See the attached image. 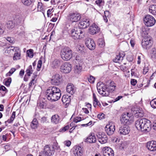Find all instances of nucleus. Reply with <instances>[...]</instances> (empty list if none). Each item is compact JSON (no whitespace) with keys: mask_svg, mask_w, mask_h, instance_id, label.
Returning a JSON list of instances; mask_svg holds the SVG:
<instances>
[{"mask_svg":"<svg viewBox=\"0 0 156 156\" xmlns=\"http://www.w3.org/2000/svg\"><path fill=\"white\" fill-rule=\"evenodd\" d=\"M131 84L132 85L134 86L136 85L137 83V81L136 80L134 79H132L131 80Z\"/></svg>","mask_w":156,"mask_h":156,"instance_id":"nucleus-55","label":"nucleus"},{"mask_svg":"<svg viewBox=\"0 0 156 156\" xmlns=\"http://www.w3.org/2000/svg\"><path fill=\"white\" fill-rule=\"evenodd\" d=\"M37 106L40 108H44V105L43 103H37Z\"/></svg>","mask_w":156,"mask_h":156,"instance_id":"nucleus-61","label":"nucleus"},{"mask_svg":"<svg viewBox=\"0 0 156 156\" xmlns=\"http://www.w3.org/2000/svg\"><path fill=\"white\" fill-rule=\"evenodd\" d=\"M73 152L75 156H82L83 155L82 148L79 146H75L73 148Z\"/></svg>","mask_w":156,"mask_h":156,"instance_id":"nucleus-20","label":"nucleus"},{"mask_svg":"<svg viewBox=\"0 0 156 156\" xmlns=\"http://www.w3.org/2000/svg\"><path fill=\"white\" fill-rule=\"evenodd\" d=\"M149 69L147 67H146L145 66L144 67L143 71V73L144 74H146L148 72Z\"/></svg>","mask_w":156,"mask_h":156,"instance_id":"nucleus-54","label":"nucleus"},{"mask_svg":"<svg viewBox=\"0 0 156 156\" xmlns=\"http://www.w3.org/2000/svg\"><path fill=\"white\" fill-rule=\"evenodd\" d=\"M12 81V79L11 77L8 78H6L4 79L3 80V83L4 85L7 87L9 86Z\"/></svg>","mask_w":156,"mask_h":156,"instance_id":"nucleus-34","label":"nucleus"},{"mask_svg":"<svg viewBox=\"0 0 156 156\" xmlns=\"http://www.w3.org/2000/svg\"><path fill=\"white\" fill-rule=\"evenodd\" d=\"M81 120V118L80 117H76L73 120V121L75 123H77L78 122H80Z\"/></svg>","mask_w":156,"mask_h":156,"instance_id":"nucleus-53","label":"nucleus"},{"mask_svg":"<svg viewBox=\"0 0 156 156\" xmlns=\"http://www.w3.org/2000/svg\"><path fill=\"white\" fill-rule=\"evenodd\" d=\"M151 107L154 108H156V98L152 100L150 103Z\"/></svg>","mask_w":156,"mask_h":156,"instance_id":"nucleus-44","label":"nucleus"},{"mask_svg":"<svg viewBox=\"0 0 156 156\" xmlns=\"http://www.w3.org/2000/svg\"><path fill=\"white\" fill-rule=\"evenodd\" d=\"M60 64V61L58 60L55 59L52 62L51 66L52 68L56 69L59 67Z\"/></svg>","mask_w":156,"mask_h":156,"instance_id":"nucleus-30","label":"nucleus"},{"mask_svg":"<svg viewBox=\"0 0 156 156\" xmlns=\"http://www.w3.org/2000/svg\"><path fill=\"white\" fill-rule=\"evenodd\" d=\"M142 55H138L137 57V63L138 64H140L141 63V57Z\"/></svg>","mask_w":156,"mask_h":156,"instance_id":"nucleus-57","label":"nucleus"},{"mask_svg":"<svg viewBox=\"0 0 156 156\" xmlns=\"http://www.w3.org/2000/svg\"><path fill=\"white\" fill-rule=\"evenodd\" d=\"M52 147L53 148V150H54V152L55 150H57L58 151L60 150V147L58 146L57 143H54Z\"/></svg>","mask_w":156,"mask_h":156,"instance_id":"nucleus-41","label":"nucleus"},{"mask_svg":"<svg viewBox=\"0 0 156 156\" xmlns=\"http://www.w3.org/2000/svg\"><path fill=\"white\" fill-rule=\"evenodd\" d=\"M96 141V137L93 133H91L88 136L86 140V142L90 143H95Z\"/></svg>","mask_w":156,"mask_h":156,"instance_id":"nucleus-27","label":"nucleus"},{"mask_svg":"<svg viewBox=\"0 0 156 156\" xmlns=\"http://www.w3.org/2000/svg\"><path fill=\"white\" fill-rule=\"evenodd\" d=\"M51 121L55 124H57L61 121L60 117L57 114H55L52 116L51 118Z\"/></svg>","mask_w":156,"mask_h":156,"instance_id":"nucleus-25","label":"nucleus"},{"mask_svg":"<svg viewBox=\"0 0 156 156\" xmlns=\"http://www.w3.org/2000/svg\"><path fill=\"white\" fill-rule=\"evenodd\" d=\"M19 50V48L18 47L9 46L5 49V53L8 54H10L13 52L18 51Z\"/></svg>","mask_w":156,"mask_h":156,"instance_id":"nucleus-18","label":"nucleus"},{"mask_svg":"<svg viewBox=\"0 0 156 156\" xmlns=\"http://www.w3.org/2000/svg\"><path fill=\"white\" fill-rule=\"evenodd\" d=\"M33 0H22V2L26 5H29L32 3Z\"/></svg>","mask_w":156,"mask_h":156,"instance_id":"nucleus-42","label":"nucleus"},{"mask_svg":"<svg viewBox=\"0 0 156 156\" xmlns=\"http://www.w3.org/2000/svg\"><path fill=\"white\" fill-rule=\"evenodd\" d=\"M141 35L142 37L145 38L146 37H150L148 35V31L146 30L144 27H142L140 29Z\"/></svg>","mask_w":156,"mask_h":156,"instance_id":"nucleus-32","label":"nucleus"},{"mask_svg":"<svg viewBox=\"0 0 156 156\" xmlns=\"http://www.w3.org/2000/svg\"><path fill=\"white\" fill-rule=\"evenodd\" d=\"M6 27L9 29H12L14 27V24L12 21H9L7 23Z\"/></svg>","mask_w":156,"mask_h":156,"instance_id":"nucleus-37","label":"nucleus"},{"mask_svg":"<svg viewBox=\"0 0 156 156\" xmlns=\"http://www.w3.org/2000/svg\"><path fill=\"white\" fill-rule=\"evenodd\" d=\"M130 43L131 44V46L132 47H133L135 44V41L132 39H131L130 41Z\"/></svg>","mask_w":156,"mask_h":156,"instance_id":"nucleus-60","label":"nucleus"},{"mask_svg":"<svg viewBox=\"0 0 156 156\" xmlns=\"http://www.w3.org/2000/svg\"><path fill=\"white\" fill-rule=\"evenodd\" d=\"M83 63L81 62L80 63H77L74 66V72L75 73H79L82 71V65Z\"/></svg>","mask_w":156,"mask_h":156,"instance_id":"nucleus-26","label":"nucleus"},{"mask_svg":"<svg viewBox=\"0 0 156 156\" xmlns=\"http://www.w3.org/2000/svg\"><path fill=\"white\" fill-rule=\"evenodd\" d=\"M72 66L69 62H65L61 65L60 67L61 71L65 74L69 73L72 70Z\"/></svg>","mask_w":156,"mask_h":156,"instance_id":"nucleus-10","label":"nucleus"},{"mask_svg":"<svg viewBox=\"0 0 156 156\" xmlns=\"http://www.w3.org/2000/svg\"><path fill=\"white\" fill-rule=\"evenodd\" d=\"M124 56L125 54L124 52H120L118 55H116L115 58L113 59V61L115 62L120 63L123 60Z\"/></svg>","mask_w":156,"mask_h":156,"instance_id":"nucleus-22","label":"nucleus"},{"mask_svg":"<svg viewBox=\"0 0 156 156\" xmlns=\"http://www.w3.org/2000/svg\"><path fill=\"white\" fill-rule=\"evenodd\" d=\"M7 136L5 135H3L2 136H1V139H2V140H3L4 141H6L7 140Z\"/></svg>","mask_w":156,"mask_h":156,"instance_id":"nucleus-64","label":"nucleus"},{"mask_svg":"<svg viewBox=\"0 0 156 156\" xmlns=\"http://www.w3.org/2000/svg\"><path fill=\"white\" fill-rule=\"evenodd\" d=\"M115 127L114 124L112 123L107 125L105 127V130L107 134L109 136L113 134L115 130Z\"/></svg>","mask_w":156,"mask_h":156,"instance_id":"nucleus-11","label":"nucleus"},{"mask_svg":"<svg viewBox=\"0 0 156 156\" xmlns=\"http://www.w3.org/2000/svg\"><path fill=\"white\" fill-rule=\"evenodd\" d=\"M99 30L100 29L98 26L94 24L90 27L89 32L92 34L93 35L98 33Z\"/></svg>","mask_w":156,"mask_h":156,"instance_id":"nucleus-23","label":"nucleus"},{"mask_svg":"<svg viewBox=\"0 0 156 156\" xmlns=\"http://www.w3.org/2000/svg\"><path fill=\"white\" fill-rule=\"evenodd\" d=\"M86 46L90 50H94L95 48L96 45L94 40L88 38L85 40Z\"/></svg>","mask_w":156,"mask_h":156,"instance_id":"nucleus-12","label":"nucleus"},{"mask_svg":"<svg viewBox=\"0 0 156 156\" xmlns=\"http://www.w3.org/2000/svg\"><path fill=\"white\" fill-rule=\"evenodd\" d=\"M115 84L113 82H111L108 85H104L103 84L97 85V88L99 94L103 96H108L110 93H112L115 88Z\"/></svg>","mask_w":156,"mask_h":156,"instance_id":"nucleus-2","label":"nucleus"},{"mask_svg":"<svg viewBox=\"0 0 156 156\" xmlns=\"http://www.w3.org/2000/svg\"><path fill=\"white\" fill-rule=\"evenodd\" d=\"M33 70L31 65L29 66L26 70V72L28 76H30L33 72Z\"/></svg>","mask_w":156,"mask_h":156,"instance_id":"nucleus-36","label":"nucleus"},{"mask_svg":"<svg viewBox=\"0 0 156 156\" xmlns=\"http://www.w3.org/2000/svg\"><path fill=\"white\" fill-rule=\"evenodd\" d=\"M153 41L150 37H146L143 38L142 41V46L143 48L146 49L150 48L152 44Z\"/></svg>","mask_w":156,"mask_h":156,"instance_id":"nucleus-8","label":"nucleus"},{"mask_svg":"<svg viewBox=\"0 0 156 156\" xmlns=\"http://www.w3.org/2000/svg\"><path fill=\"white\" fill-rule=\"evenodd\" d=\"M90 23L89 20L84 18L80 22L79 26L81 28L84 29L89 26L90 25Z\"/></svg>","mask_w":156,"mask_h":156,"instance_id":"nucleus-19","label":"nucleus"},{"mask_svg":"<svg viewBox=\"0 0 156 156\" xmlns=\"http://www.w3.org/2000/svg\"><path fill=\"white\" fill-rule=\"evenodd\" d=\"M83 32L79 28L74 27L71 30V36L74 39L76 40L82 38Z\"/></svg>","mask_w":156,"mask_h":156,"instance_id":"nucleus-7","label":"nucleus"},{"mask_svg":"<svg viewBox=\"0 0 156 156\" xmlns=\"http://www.w3.org/2000/svg\"><path fill=\"white\" fill-rule=\"evenodd\" d=\"M136 129L142 132L149 131L151 129V122L149 120L145 119H138L135 123Z\"/></svg>","mask_w":156,"mask_h":156,"instance_id":"nucleus-3","label":"nucleus"},{"mask_svg":"<svg viewBox=\"0 0 156 156\" xmlns=\"http://www.w3.org/2000/svg\"><path fill=\"white\" fill-rule=\"evenodd\" d=\"M0 90H2L4 92V94L7 92L8 90L6 88V87L3 86H1L0 87Z\"/></svg>","mask_w":156,"mask_h":156,"instance_id":"nucleus-51","label":"nucleus"},{"mask_svg":"<svg viewBox=\"0 0 156 156\" xmlns=\"http://www.w3.org/2000/svg\"><path fill=\"white\" fill-rule=\"evenodd\" d=\"M52 9H49L47 11V16L48 17H50V15H51V11H52Z\"/></svg>","mask_w":156,"mask_h":156,"instance_id":"nucleus-62","label":"nucleus"},{"mask_svg":"<svg viewBox=\"0 0 156 156\" xmlns=\"http://www.w3.org/2000/svg\"><path fill=\"white\" fill-rule=\"evenodd\" d=\"M69 128V126L67 125L66 126H65L63 127L62 128V130L63 131H65L67 129H68Z\"/></svg>","mask_w":156,"mask_h":156,"instance_id":"nucleus-63","label":"nucleus"},{"mask_svg":"<svg viewBox=\"0 0 156 156\" xmlns=\"http://www.w3.org/2000/svg\"><path fill=\"white\" fill-rule=\"evenodd\" d=\"M128 125H124L119 128L118 132L120 135H126L129 133L130 129Z\"/></svg>","mask_w":156,"mask_h":156,"instance_id":"nucleus-14","label":"nucleus"},{"mask_svg":"<svg viewBox=\"0 0 156 156\" xmlns=\"http://www.w3.org/2000/svg\"><path fill=\"white\" fill-rule=\"evenodd\" d=\"M38 126V123L36 119H34L31 122L30 126L32 129H36Z\"/></svg>","mask_w":156,"mask_h":156,"instance_id":"nucleus-33","label":"nucleus"},{"mask_svg":"<svg viewBox=\"0 0 156 156\" xmlns=\"http://www.w3.org/2000/svg\"><path fill=\"white\" fill-rule=\"evenodd\" d=\"M62 76L58 74H56L52 77L51 83L55 85H58L60 83Z\"/></svg>","mask_w":156,"mask_h":156,"instance_id":"nucleus-13","label":"nucleus"},{"mask_svg":"<svg viewBox=\"0 0 156 156\" xmlns=\"http://www.w3.org/2000/svg\"><path fill=\"white\" fill-rule=\"evenodd\" d=\"M60 55L64 61H67L69 60L72 57L73 51L69 48L64 47L62 48L60 52Z\"/></svg>","mask_w":156,"mask_h":156,"instance_id":"nucleus-4","label":"nucleus"},{"mask_svg":"<svg viewBox=\"0 0 156 156\" xmlns=\"http://www.w3.org/2000/svg\"><path fill=\"white\" fill-rule=\"evenodd\" d=\"M102 151L104 156H114L113 151L109 147H104Z\"/></svg>","mask_w":156,"mask_h":156,"instance_id":"nucleus-15","label":"nucleus"},{"mask_svg":"<svg viewBox=\"0 0 156 156\" xmlns=\"http://www.w3.org/2000/svg\"><path fill=\"white\" fill-rule=\"evenodd\" d=\"M42 151L49 156H51L54 153V150H53V148L52 146L48 145L44 146L43 151Z\"/></svg>","mask_w":156,"mask_h":156,"instance_id":"nucleus-21","label":"nucleus"},{"mask_svg":"<svg viewBox=\"0 0 156 156\" xmlns=\"http://www.w3.org/2000/svg\"><path fill=\"white\" fill-rule=\"evenodd\" d=\"M144 21L145 25L149 27L153 26L156 22L155 18L152 16L149 15H147L145 16Z\"/></svg>","mask_w":156,"mask_h":156,"instance_id":"nucleus-9","label":"nucleus"},{"mask_svg":"<svg viewBox=\"0 0 156 156\" xmlns=\"http://www.w3.org/2000/svg\"><path fill=\"white\" fill-rule=\"evenodd\" d=\"M149 10L151 14L156 16V5H150L149 7Z\"/></svg>","mask_w":156,"mask_h":156,"instance_id":"nucleus-31","label":"nucleus"},{"mask_svg":"<svg viewBox=\"0 0 156 156\" xmlns=\"http://www.w3.org/2000/svg\"><path fill=\"white\" fill-rule=\"evenodd\" d=\"M34 79H32V80L29 84V88L32 85H34Z\"/></svg>","mask_w":156,"mask_h":156,"instance_id":"nucleus-56","label":"nucleus"},{"mask_svg":"<svg viewBox=\"0 0 156 156\" xmlns=\"http://www.w3.org/2000/svg\"><path fill=\"white\" fill-rule=\"evenodd\" d=\"M21 58V51L20 48L18 51L15 52L14 54L13 59L14 60H19Z\"/></svg>","mask_w":156,"mask_h":156,"instance_id":"nucleus-29","label":"nucleus"},{"mask_svg":"<svg viewBox=\"0 0 156 156\" xmlns=\"http://www.w3.org/2000/svg\"><path fill=\"white\" fill-rule=\"evenodd\" d=\"M42 64V61L41 60H39L38 62V64L37 65V71H39L41 67V65Z\"/></svg>","mask_w":156,"mask_h":156,"instance_id":"nucleus-49","label":"nucleus"},{"mask_svg":"<svg viewBox=\"0 0 156 156\" xmlns=\"http://www.w3.org/2000/svg\"><path fill=\"white\" fill-rule=\"evenodd\" d=\"M40 121L41 122L43 123H46L48 122V120L47 118L45 117H42Z\"/></svg>","mask_w":156,"mask_h":156,"instance_id":"nucleus-50","label":"nucleus"},{"mask_svg":"<svg viewBox=\"0 0 156 156\" xmlns=\"http://www.w3.org/2000/svg\"><path fill=\"white\" fill-rule=\"evenodd\" d=\"M33 50L32 49H30L27 50V56L30 58H32L34 55Z\"/></svg>","mask_w":156,"mask_h":156,"instance_id":"nucleus-40","label":"nucleus"},{"mask_svg":"<svg viewBox=\"0 0 156 156\" xmlns=\"http://www.w3.org/2000/svg\"><path fill=\"white\" fill-rule=\"evenodd\" d=\"M76 88L74 85L72 83H69L66 87V91L67 92L71 95L74 94L76 91Z\"/></svg>","mask_w":156,"mask_h":156,"instance_id":"nucleus-24","label":"nucleus"},{"mask_svg":"<svg viewBox=\"0 0 156 156\" xmlns=\"http://www.w3.org/2000/svg\"><path fill=\"white\" fill-rule=\"evenodd\" d=\"M97 136L99 142L101 144H105L107 142L108 138L107 135L104 133H100Z\"/></svg>","mask_w":156,"mask_h":156,"instance_id":"nucleus-17","label":"nucleus"},{"mask_svg":"<svg viewBox=\"0 0 156 156\" xmlns=\"http://www.w3.org/2000/svg\"><path fill=\"white\" fill-rule=\"evenodd\" d=\"M95 3L97 5L101 7L104 5V2L102 0H96L95 1Z\"/></svg>","mask_w":156,"mask_h":156,"instance_id":"nucleus-45","label":"nucleus"},{"mask_svg":"<svg viewBox=\"0 0 156 156\" xmlns=\"http://www.w3.org/2000/svg\"><path fill=\"white\" fill-rule=\"evenodd\" d=\"M15 115L16 112L14 111L13 112H12V115L11 116L10 119H8L5 122H8L9 123H12L15 118Z\"/></svg>","mask_w":156,"mask_h":156,"instance_id":"nucleus-35","label":"nucleus"},{"mask_svg":"<svg viewBox=\"0 0 156 156\" xmlns=\"http://www.w3.org/2000/svg\"><path fill=\"white\" fill-rule=\"evenodd\" d=\"M42 6L43 5L42 3L38 2L37 5V10L38 11L42 12L43 13L44 10Z\"/></svg>","mask_w":156,"mask_h":156,"instance_id":"nucleus-39","label":"nucleus"},{"mask_svg":"<svg viewBox=\"0 0 156 156\" xmlns=\"http://www.w3.org/2000/svg\"><path fill=\"white\" fill-rule=\"evenodd\" d=\"M95 78L92 76H90L88 78V80L89 82L91 83H94Z\"/></svg>","mask_w":156,"mask_h":156,"instance_id":"nucleus-48","label":"nucleus"},{"mask_svg":"<svg viewBox=\"0 0 156 156\" xmlns=\"http://www.w3.org/2000/svg\"><path fill=\"white\" fill-rule=\"evenodd\" d=\"M120 121L122 124L129 125L133 121V117L131 114L128 112H126L122 115Z\"/></svg>","mask_w":156,"mask_h":156,"instance_id":"nucleus-6","label":"nucleus"},{"mask_svg":"<svg viewBox=\"0 0 156 156\" xmlns=\"http://www.w3.org/2000/svg\"><path fill=\"white\" fill-rule=\"evenodd\" d=\"M97 116L98 119L101 120L105 118V115L103 113H101L98 114Z\"/></svg>","mask_w":156,"mask_h":156,"instance_id":"nucleus-52","label":"nucleus"},{"mask_svg":"<svg viewBox=\"0 0 156 156\" xmlns=\"http://www.w3.org/2000/svg\"><path fill=\"white\" fill-rule=\"evenodd\" d=\"M152 58L153 60H156V49L155 48L152 49Z\"/></svg>","mask_w":156,"mask_h":156,"instance_id":"nucleus-46","label":"nucleus"},{"mask_svg":"<svg viewBox=\"0 0 156 156\" xmlns=\"http://www.w3.org/2000/svg\"><path fill=\"white\" fill-rule=\"evenodd\" d=\"M70 96L68 95H64L63 96L62 101L63 103L65 104L66 105H67L69 104L70 101Z\"/></svg>","mask_w":156,"mask_h":156,"instance_id":"nucleus-28","label":"nucleus"},{"mask_svg":"<svg viewBox=\"0 0 156 156\" xmlns=\"http://www.w3.org/2000/svg\"><path fill=\"white\" fill-rule=\"evenodd\" d=\"M64 144L66 146H67V147H69L70 145L71 144V142L70 141L68 140V141H65L64 142Z\"/></svg>","mask_w":156,"mask_h":156,"instance_id":"nucleus-58","label":"nucleus"},{"mask_svg":"<svg viewBox=\"0 0 156 156\" xmlns=\"http://www.w3.org/2000/svg\"><path fill=\"white\" fill-rule=\"evenodd\" d=\"M135 113V116L137 118L143 117L144 115V113L143 112L140 111H136Z\"/></svg>","mask_w":156,"mask_h":156,"instance_id":"nucleus-38","label":"nucleus"},{"mask_svg":"<svg viewBox=\"0 0 156 156\" xmlns=\"http://www.w3.org/2000/svg\"><path fill=\"white\" fill-rule=\"evenodd\" d=\"M30 76H28L27 74H25L24 77V80L25 81H27L28 80V79Z\"/></svg>","mask_w":156,"mask_h":156,"instance_id":"nucleus-59","label":"nucleus"},{"mask_svg":"<svg viewBox=\"0 0 156 156\" xmlns=\"http://www.w3.org/2000/svg\"><path fill=\"white\" fill-rule=\"evenodd\" d=\"M16 70V69L14 68H12L10 71L6 74V76H11L14 72Z\"/></svg>","mask_w":156,"mask_h":156,"instance_id":"nucleus-43","label":"nucleus"},{"mask_svg":"<svg viewBox=\"0 0 156 156\" xmlns=\"http://www.w3.org/2000/svg\"><path fill=\"white\" fill-rule=\"evenodd\" d=\"M147 149L151 151H156V141L152 140L147 143L146 145Z\"/></svg>","mask_w":156,"mask_h":156,"instance_id":"nucleus-16","label":"nucleus"},{"mask_svg":"<svg viewBox=\"0 0 156 156\" xmlns=\"http://www.w3.org/2000/svg\"><path fill=\"white\" fill-rule=\"evenodd\" d=\"M76 62L77 63H80L81 62H83V60L81 58V57L78 55H77L76 57Z\"/></svg>","mask_w":156,"mask_h":156,"instance_id":"nucleus-47","label":"nucleus"},{"mask_svg":"<svg viewBox=\"0 0 156 156\" xmlns=\"http://www.w3.org/2000/svg\"><path fill=\"white\" fill-rule=\"evenodd\" d=\"M60 92V89L56 87H49L46 91L47 98L51 101H57L61 97Z\"/></svg>","mask_w":156,"mask_h":156,"instance_id":"nucleus-1","label":"nucleus"},{"mask_svg":"<svg viewBox=\"0 0 156 156\" xmlns=\"http://www.w3.org/2000/svg\"><path fill=\"white\" fill-rule=\"evenodd\" d=\"M81 18V15L77 12H70L66 17L67 20L72 23L78 22Z\"/></svg>","mask_w":156,"mask_h":156,"instance_id":"nucleus-5","label":"nucleus"}]
</instances>
